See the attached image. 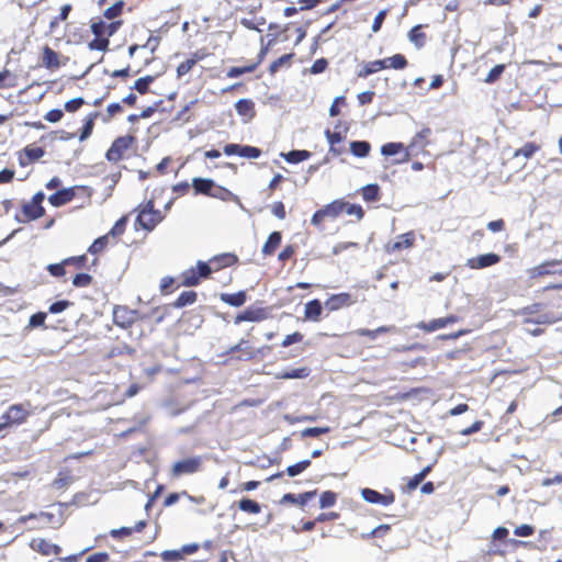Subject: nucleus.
<instances>
[{
	"instance_id": "f257e3e1",
	"label": "nucleus",
	"mask_w": 562,
	"mask_h": 562,
	"mask_svg": "<svg viewBox=\"0 0 562 562\" xmlns=\"http://www.w3.org/2000/svg\"><path fill=\"white\" fill-rule=\"evenodd\" d=\"M162 215L159 211L154 210V202L149 200L140 210L137 222L139 225L147 231L154 229V227L160 223Z\"/></svg>"
},
{
	"instance_id": "f03ea898",
	"label": "nucleus",
	"mask_w": 562,
	"mask_h": 562,
	"mask_svg": "<svg viewBox=\"0 0 562 562\" xmlns=\"http://www.w3.org/2000/svg\"><path fill=\"white\" fill-rule=\"evenodd\" d=\"M202 462V457H191L180 460L172 465V475L179 477L181 475L196 473L200 471Z\"/></svg>"
},
{
	"instance_id": "7ed1b4c3",
	"label": "nucleus",
	"mask_w": 562,
	"mask_h": 562,
	"mask_svg": "<svg viewBox=\"0 0 562 562\" xmlns=\"http://www.w3.org/2000/svg\"><path fill=\"white\" fill-rule=\"evenodd\" d=\"M211 268L206 262L199 261L196 269L191 268L183 272L182 284L186 286H195L199 284L201 278H206L211 273Z\"/></svg>"
},
{
	"instance_id": "20e7f679",
	"label": "nucleus",
	"mask_w": 562,
	"mask_h": 562,
	"mask_svg": "<svg viewBox=\"0 0 562 562\" xmlns=\"http://www.w3.org/2000/svg\"><path fill=\"white\" fill-rule=\"evenodd\" d=\"M431 135L429 127H424L413 138L409 145L405 148L404 155L401 159H397V164L408 161L415 148L423 149L427 145V138Z\"/></svg>"
},
{
	"instance_id": "39448f33",
	"label": "nucleus",
	"mask_w": 562,
	"mask_h": 562,
	"mask_svg": "<svg viewBox=\"0 0 562 562\" xmlns=\"http://www.w3.org/2000/svg\"><path fill=\"white\" fill-rule=\"evenodd\" d=\"M29 416V409L23 404L11 405L8 412L2 416L4 423L0 425V428L8 424H21L26 420Z\"/></svg>"
},
{
	"instance_id": "423d86ee",
	"label": "nucleus",
	"mask_w": 562,
	"mask_h": 562,
	"mask_svg": "<svg viewBox=\"0 0 562 562\" xmlns=\"http://www.w3.org/2000/svg\"><path fill=\"white\" fill-rule=\"evenodd\" d=\"M133 143L132 136H123L116 138L112 146L106 151V159L109 161H117L122 158L123 153L131 146Z\"/></svg>"
},
{
	"instance_id": "0eeeda50",
	"label": "nucleus",
	"mask_w": 562,
	"mask_h": 562,
	"mask_svg": "<svg viewBox=\"0 0 562 562\" xmlns=\"http://www.w3.org/2000/svg\"><path fill=\"white\" fill-rule=\"evenodd\" d=\"M362 498L371 504H380L383 506H389L394 503V494L392 492L387 494H381L371 488H362L361 490Z\"/></svg>"
},
{
	"instance_id": "6e6552de",
	"label": "nucleus",
	"mask_w": 562,
	"mask_h": 562,
	"mask_svg": "<svg viewBox=\"0 0 562 562\" xmlns=\"http://www.w3.org/2000/svg\"><path fill=\"white\" fill-rule=\"evenodd\" d=\"M113 321L115 325L127 328L136 321V312L124 306H117L113 310Z\"/></svg>"
},
{
	"instance_id": "1a4fd4ad",
	"label": "nucleus",
	"mask_w": 562,
	"mask_h": 562,
	"mask_svg": "<svg viewBox=\"0 0 562 562\" xmlns=\"http://www.w3.org/2000/svg\"><path fill=\"white\" fill-rule=\"evenodd\" d=\"M501 257L498 255L490 252L468 259L467 266L471 269H483L497 263Z\"/></svg>"
},
{
	"instance_id": "9d476101",
	"label": "nucleus",
	"mask_w": 562,
	"mask_h": 562,
	"mask_svg": "<svg viewBox=\"0 0 562 562\" xmlns=\"http://www.w3.org/2000/svg\"><path fill=\"white\" fill-rule=\"evenodd\" d=\"M121 25V21L106 23L103 21L95 22L91 25V31L97 37H102L104 35L112 36Z\"/></svg>"
},
{
	"instance_id": "9b49d317",
	"label": "nucleus",
	"mask_w": 562,
	"mask_h": 562,
	"mask_svg": "<svg viewBox=\"0 0 562 562\" xmlns=\"http://www.w3.org/2000/svg\"><path fill=\"white\" fill-rule=\"evenodd\" d=\"M355 301L349 293H339L331 295L326 302L325 306L330 311H337L341 307L349 306Z\"/></svg>"
},
{
	"instance_id": "f8f14e48",
	"label": "nucleus",
	"mask_w": 562,
	"mask_h": 562,
	"mask_svg": "<svg viewBox=\"0 0 562 562\" xmlns=\"http://www.w3.org/2000/svg\"><path fill=\"white\" fill-rule=\"evenodd\" d=\"M236 112L244 119V122H249L255 116V103L249 99H240L235 104Z\"/></svg>"
},
{
	"instance_id": "ddd939ff",
	"label": "nucleus",
	"mask_w": 562,
	"mask_h": 562,
	"mask_svg": "<svg viewBox=\"0 0 562 562\" xmlns=\"http://www.w3.org/2000/svg\"><path fill=\"white\" fill-rule=\"evenodd\" d=\"M45 151L42 147L26 146L23 150V155L19 157V164L24 167L32 161L38 160L44 156Z\"/></svg>"
},
{
	"instance_id": "4468645a",
	"label": "nucleus",
	"mask_w": 562,
	"mask_h": 562,
	"mask_svg": "<svg viewBox=\"0 0 562 562\" xmlns=\"http://www.w3.org/2000/svg\"><path fill=\"white\" fill-rule=\"evenodd\" d=\"M22 212L25 218H16L19 222L25 223L27 221H33L42 217L44 215V207L42 205H37L35 203L30 202L23 205Z\"/></svg>"
},
{
	"instance_id": "2eb2a0df",
	"label": "nucleus",
	"mask_w": 562,
	"mask_h": 562,
	"mask_svg": "<svg viewBox=\"0 0 562 562\" xmlns=\"http://www.w3.org/2000/svg\"><path fill=\"white\" fill-rule=\"evenodd\" d=\"M75 196L74 189H63L49 195L48 201L53 206H61L70 202Z\"/></svg>"
},
{
	"instance_id": "dca6fc26",
	"label": "nucleus",
	"mask_w": 562,
	"mask_h": 562,
	"mask_svg": "<svg viewBox=\"0 0 562 562\" xmlns=\"http://www.w3.org/2000/svg\"><path fill=\"white\" fill-rule=\"evenodd\" d=\"M397 241H394L392 245L387 246V251H398L404 248H411L414 245V233L408 232L398 236Z\"/></svg>"
},
{
	"instance_id": "f3484780",
	"label": "nucleus",
	"mask_w": 562,
	"mask_h": 562,
	"mask_svg": "<svg viewBox=\"0 0 562 562\" xmlns=\"http://www.w3.org/2000/svg\"><path fill=\"white\" fill-rule=\"evenodd\" d=\"M316 495V491L305 492L303 494L294 495L291 493L284 494L282 497V503H292L297 504L300 506H305L307 501L313 498Z\"/></svg>"
},
{
	"instance_id": "a211bd4d",
	"label": "nucleus",
	"mask_w": 562,
	"mask_h": 562,
	"mask_svg": "<svg viewBox=\"0 0 562 562\" xmlns=\"http://www.w3.org/2000/svg\"><path fill=\"white\" fill-rule=\"evenodd\" d=\"M322 304L318 300L310 301L305 304V318L310 321L317 322L319 319V316L322 314Z\"/></svg>"
},
{
	"instance_id": "6ab92c4d",
	"label": "nucleus",
	"mask_w": 562,
	"mask_h": 562,
	"mask_svg": "<svg viewBox=\"0 0 562 562\" xmlns=\"http://www.w3.org/2000/svg\"><path fill=\"white\" fill-rule=\"evenodd\" d=\"M325 217L336 218L345 210V202L342 200H335L331 203L325 205L323 209Z\"/></svg>"
},
{
	"instance_id": "aec40b11",
	"label": "nucleus",
	"mask_w": 562,
	"mask_h": 562,
	"mask_svg": "<svg viewBox=\"0 0 562 562\" xmlns=\"http://www.w3.org/2000/svg\"><path fill=\"white\" fill-rule=\"evenodd\" d=\"M214 186V182L210 179L203 178H194L193 179V189L195 193L209 194L211 196H217L215 193H212L211 190Z\"/></svg>"
},
{
	"instance_id": "412c9836",
	"label": "nucleus",
	"mask_w": 562,
	"mask_h": 562,
	"mask_svg": "<svg viewBox=\"0 0 562 562\" xmlns=\"http://www.w3.org/2000/svg\"><path fill=\"white\" fill-rule=\"evenodd\" d=\"M558 266L557 262H546L540 266H537L529 270V276L531 278H537L546 274L557 273L558 270L553 269Z\"/></svg>"
},
{
	"instance_id": "4be33fe9",
	"label": "nucleus",
	"mask_w": 562,
	"mask_h": 562,
	"mask_svg": "<svg viewBox=\"0 0 562 562\" xmlns=\"http://www.w3.org/2000/svg\"><path fill=\"white\" fill-rule=\"evenodd\" d=\"M43 65L48 69L59 67L58 54L48 46L43 49Z\"/></svg>"
},
{
	"instance_id": "5701e85b",
	"label": "nucleus",
	"mask_w": 562,
	"mask_h": 562,
	"mask_svg": "<svg viewBox=\"0 0 562 562\" xmlns=\"http://www.w3.org/2000/svg\"><path fill=\"white\" fill-rule=\"evenodd\" d=\"M221 301L232 306H241L246 302V293L244 291H239L234 294L223 293L221 294Z\"/></svg>"
},
{
	"instance_id": "b1692460",
	"label": "nucleus",
	"mask_w": 562,
	"mask_h": 562,
	"mask_svg": "<svg viewBox=\"0 0 562 562\" xmlns=\"http://www.w3.org/2000/svg\"><path fill=\"white\" fill-rule=\"evenodd\" d=\"M422 25H416L408 33L409 42H412L417 48L423 47L426 42V34L422 32Z\"/></svg>"
},
{
	"instance_id": "393cba45",
	"label": "nucleus",
	"mask_w": 562,
	"mask_h": 562,
	"mask_svg": "<svg viewBox=\"0 0 562 562\" xmlns=\"http://www.w3.org/2000/svg\"><path fill=\"white\" fill-rule=\"evenodd\" d=\"M281 234L279 232H273L269 235L268 240L262 247V252L265 255H271L274 252L277 247L280 245Z\"/></svg>"
},
{
	"instance_id": "a878e982",
	"label": "nucleus",
	"mask_w": 562,
	"mask_h": 562,
	"mask_svg": "<svg viewBox=\"0 0 562 562\" xmlns=\"http://www.w3.org/2000/svg\"><path fill=\"white\" fill-rule=\"evenodd\" d=\"M281 156L290 164H297L308 159L311 153L307 150H291L288 154H281Z\"/></svg>"
},
{
	"instance_id": "bb28decb",
	"label": "nucleus",
	"mask_w": 562,
	"mask_h": 562,
	"mask_svg": "<svg viewBox=\"0 0 562 562\" xmlns=\"http://www.w3.org/2000/svg\"><path fill=\"white\" fill-rule=\"evenodd\" d=\"M370 148V144L366 140H355L350 143V151L357 157H366Z\"/></svg>"
},
{
	"instance_id": "cd10ccee",
	"label": "nucleus",
	"mask_w": 562,
	"mask_h": 562,
	"mask_svg": "<svg viewBox=\"0 0 562 562\" xmlns=\"http://www.w3.org/2000/svg\"><path fill=\"white\" fill-rule=\"evenodd\" d=\"M381 69H385V61L383 59L380 60H373L368 64H366L364 68L359 71V77H368L371 74H374Z\"/></svg>"
},
{
	"instance_id": "c85d7f7f",
	"label": "nucleus",
	"mask_w": 562,
	"mask_h": 562,
	"mask_svg": "<svg viewBox=\"0 0 562 562\" xmlns=\"http://www.w3.org/2000/svg\"><path fill=\"white\" fill-rule=\"evenodd\" d=\"M238 507L240 510L249 514H259L261 512V506L250 498L240 499Z\"/></svg>"
},
{
	"instance_id": "c756f323",
	"label": "nucleus",
	"mask_w": 562,
	"mask_h": 562,
	"mask_svg": "<svg viewBox=\"0 0 562 562\" xmlns=\"http://www.w3.org/2000/svg\"><path fill=\"white\" fill-rule=\"evenodd\" d=\"M383 60L385 61V68L403 69L407 64L406 58L401 54L384 58Z\"/></svg>"
},
{
	"instance_id": "7c9ffc66",
	"label": "nucleus",
	"mask_w": 562,
	"mask_h": 562,
	"mask_svg": "<svg viewBox=\"0 0 562 562\" xmlns=\"http://www.w3.org/2000/svg\"><path fill=\"white\" fill-rule=\"evenodd\" d=\"M559 319V317H555L554 315L543 313V314H537L535 317H528L525 319L527 324H553Z\"/></svg>"
},
{
	"instance_id": "2f4dec72",
	"label": "nucleus",
	"mask_w": 562,
	"mask_h": 562,
	"mask_svg": "<svg viewBox=\"0 0 562 562\" xmlns=\"http://www.w3.org/2000/svg\"><path fill=\"white\" fill-rule=\"evenodd\" d=\"M405 148L402 143H387L381 147V154L384 156L404 155Z\"/></svg>"
},
{
	"instance_id": "473e14b6",
	"label": "nucleus",
	"mask_w": 562,
	"mask_h": 562,
	"mask_svg": "<svg viewBox=\"0 0 562 562\" xmlns=\"http://www.w3.org/2000/svg\"><path fill=\"white\" fill-rule=\"evenodd\" d=\"M196 301V293L194 291H186L182 292L177 299L175 306L176 307H184L187 305L193 304Z\"/></svg>"
},
{
	"instance_id": "72a5a7b5",
	"label": "nucleus",
	"mask_w": 562,
	"mask_h": 562,
	"mask_svg": "<svg viewBox=\"0 0 562 562\" xmlns=\"http://www.w3.org/2000/svg\"><path fill=\"white\" fill-rule=\"evenodd\" d=\"M308 375L306 368H297L279 373L277 376L280 379H304Z\"/></svg>"
},
{
	"instance_id": "f704fd0d",
	"label": "nucleus",
	"mask_w": 562,
	"mask_h": 562,
	"mask_svg": "<svg viewBox=\"0 0 562 562\" xmlns=\"http://www.w3.org/2000/svg\"><path fill=\"white\" fill-rule=\"evenodd\" d=\"M537 150H539L538 145L533 143H527L521 148L517 149L513 156L515 158L522 156L524 158L529 159Z\"/></svg>"
},
{
	"instance_id": "c9c22d12",
	"label": "nucleus",
	"mask_w": 562,
	"mask_h": 562,
	"mask_svg": "<svg viewBox=\"0 0 562 562\" xmlns=\"http://www.w3.org/2000/svg\"><path fill=\"white\" fill-rule=\"evenodd\" d=\"M362 198L366 201L374 202L379 200V187L378 184H367L362 188Z\"/></svg>"
},
{
	"instance_id": "e433bc0d",
	"label": "nucleus",
	"mask_w": 562,
	"mask_h": 562,
	"mask_svg": "<svg viewBox=\"0 0 562 562\" xmlns=\"http://www.w3.org/2000/svg\"><path fill=\"white\" fill-rule=\"evenodd\" d=\"M311 465L310 460H302L293 465L286 468V474L291 477L299 475Z\"/></svg>"
},
{
	"instance_id": "4c0bfd02",
	"label": "nucleus",
	"mask_w": 562,
	"mask_h": 562,
	"mask_svg": "<svg viewBox=\"0 0 562 562\" xmlns=\"http://www.w3.org/2000/svg\"><path fill=\"white\" fill-rule=\"evenodd\" d=\"M417 327L423 329V330H425V331H435L437 329L446 327V325H445L443 318H437V319H432V321H430L428 323L420 322L417 325Z\"/></svg>"
},
{
	"instance_id": "58836bf2",
	"label": "nucleus",
	"mask_w": 562,
	"mask_h": 562,
	"mask_svg": "<svg viewBox=\"0 0 562 562\" xmlns=\"http://www.w3.org/2000/svg\"><path fill=\"white\" fill-rule=\"evenodd\" d=\"M337 495L331 491L324 492L319 497L321 508H327L335 505Z\"/></svg>"
},
{
	"instance_id": "ea45409f",
	"label": "nucleus",
	"mask_w": 562,
	"mask_h": 562,
	"mask_svg": "<svg viewBox=\"0 0 562 562\" xmlns=\"http://www.w3.org/2000/svg\"><path fill=\"white\" fill-rule=\"evenodd\" d=\"M390 329H391V327L381 326V327H379V328H376L374 330L361 328V329H357L355 333L358 336H368L371 339H375L379 334L387 333V331H390Z\"/></svg>"
},
{
	"instance_id": "a19ab883",
	"label": "nucleus",
	"mask_w": 562,
	"mask_h": 562,
	"mask_svg": "<svg viewBox=\"0 0 562 562\" xmlns=\"http://www.w3.org/2000/svg\"><path fill=\"white\" fill-rule=\"evenodd\" d=\"M504 70H505V65H503V64L494 66L487 74L486 78L484 79V82H486V83L495 82L501 77V75L504 72Z\"/></svg>"
},
{
	"instance_id": "79ce46f5",
	"label": "nucleus",
	"mask_w": 562,
	"mask_h": 562,
	"mask_svg": "<svg viewBox=\"0 0 562 562\" xmlns=\"http://www.w3.org/2000/svg\"><path fill=\"white\" fill-rule=\"evenodd\" d=\"M260 321V316L258 312L255 311H246L243 314H239L235 318V324H239L241 322H258Z\"/></svg>"
},
{
	"instance_id": "37998d69",
	"label": "nucleus",
	"mask_w": 562,
	"mask_h": 562,
	"mask_svg": "<svg viewBox=\"0 0 562 562\" xmlns=\"http://www.w3.org/2000/svg\"><path fill=\"white\" fill-rule=\"evenodd\" d=\"M261 155V150L257 147L241 145L240 157L256 159Z\"/></svg>"
},
{
	"instance_id": "c03bdc74",
	"label": "nucleus",
	"mask_w": 562,
	"mask_h": 562,
	"mask_svg": "<svg viewBox=\"0 0 562 562\" xmlns=\"http://www.w3.org/2000/svg\"><path fill=\"white\" fill-rule=\"evenodd\" d=\"M237 261V257L232 254H224L218 257H214L212 262H218L220 267H227Z\"/></svg>"
},
{
	"instance_id": "a18cd8bd",
	"label": "nucleus",
	"mask_w": 562,
	"mask_h": 562,
	"mask_svg": "<svg viewBox=\"0 0 562 562\" xmlns=\"http://www.w3.org/2000/svg\"><path fill=\"white\" fill-rule=\"evenodd\" d=\"M328 431H329L328 427H311V428H305L304 430H302L301 436L303 438L318 437L321 435L327 434Z\"/></svg>"
},
{
	"instance_id": "49530a36",
	"label": "nucleus",
	"mask_w": 562,
	"mask_h": 562,
	"mask_svg": "<svg viewBox=\"0 0 562 562\" xmlns=\"http://www.w3.org/2000/svg\"><path fill=\"white\" fill-rule=\"evenodd\" d=\"M92 281V277L88 273H78L72 280V284L77 288L88 286Z\"/></svg>"
},
{
	"instance_id": "de8ad7c7",
	"label": "nucleus",
	"mask_w": 562,
	"mask_h": 562,
	"mask_svg": "<svg viewBox=\"0 0 562 562\" xmlns=\"http://www.w3.org/2000/svg\"><path fill=\"white\" fill-rule=\"evenodd\" d=\"M256 68V65L247 66V67H233L227 71L228 78H237L246 72H251Z\"/></svg>"
},
{
	"instance_id": "09e8293b",
	"label": "nucleus",
	"mask_w": 562,
	"mask_h": 562,
	"mask_svg": "<svg viewBox=\"0 0 562 562\" xmlns=\"http://www.w3.org/2000/svg\"><path fill=\"white\" fill-rule=\"evenodd\" d=\"M153 81L151 76H146L139 78L134 83V89H136L139 93H145L148 90L150 82Z\"/></svg>"
},
{
	"instance_id": "8fccbe9b",
	"label": "nucleus",
	"mask_w": 562,
	"mask_h": 562,
	"mask_svg": "<svg viewBox=\"0 0 562 562\" xmlns=\"http://www.w3.org/2000/svg\"><path fill=\"white\" fill-rule=\"evenodd\" d=\"M123 5L122 1L114 3L104 11V16L109 20L116 18L122 12Z\"/></svg>"
},
{
	"instance_id": "3c124183",
	"label": "nucleus",
	"mask_w": 562,
	"mask_h": 562,
	"mask_svg": "<svg viewBox=\"0 0 562 562\" xmlns=\"http://www.w3.org/2000/svg\"><path fill=\"white\" fill-rule=\"evenodd\" d=\"M348 215H355L358 220H361L363 217V210L360 205L357 204H350L348 202H345V210Z\"/></svg>"
},
{
	"instance_id": "603ef678",
	"label": "nucleus",
	"mask_w": 562,
	"mask_h": 562,
	"mask_svg": "<svg viewBox=\"0 0 562 562\" xmlns=\"http://www.w3.org/2000/svg\"><path fill=\"white\" fill-rule=\"evenodd\" d=\"M160 557L162 560L168 562H176L183 558L180 550H166L160 554Z\"/></svg>"
},
{
	"instance_id": "864d4df0",
	"label": "nucleus",
	"mask_w": 562,
	"mask_h": 562,
	"mask_svg": "<svg viewBox=\"0 0 562 562\" xmlns=\"http://www.w3.org/2000/svg\"><path fill=\"white\" fill-rule=\"evenodd\" d=\"M106 243H108V236H102V237L97 238L92 243V245L89 247V252H91V254L100 252L106 246Z\"/></svg>"
},
{
	"instance_id": "5fc2aeb1",
	"label": "nucleus",
	"mask_w": 562,
	"mask_h": 562,
	"mask_svg": "<svg viewBox=\"0 0 562 562\" xmlns=\"http://www.w3.org/2000/svg\"><path fill=\"white\" fill-rule=\"evenodd\" d=\"M293 57V54H285V55H282L281 57H279L277 60H274L271 66H270V71L272 74L277 72L280 67L286 63H289L291 60V58Z\"/></svg>"
},
{
	"instance_id": "6e6d98bb",
	"label": "nucleus",
	"mask_w": 562,
	"mask_h": 562,
	"mask_svg": "<svg viewBox=\"0 0 562 562\" xmlns=\"http://www.w3.org/2000/svg\"><path fill=\"white\" fill-rule=\"evenodd\" d=\"M194 65H195L194 59H187V60L182 61L177 68L178 76L181 77V76L187 75L192 69V67Z\"/></svg>"
},
{
	"instance_id": "4d7b16f0",
	"label": "nucleus",
	"mask_w": 562,
	"mask_h": 562,
	"mask_svg": "<svg viewBox=\"0 0 562 562\" xmlns=\"http://www.w3.org/2000/svg\"><path fill=\"white\" fill-rule=\"evenodd\" d=\"M109 46V40L108 38H100L97 37L92 42L89 43L90 49H97V50H105Z\"/></svg>"
},
{
	"instance_id": "13d9d810",
	"label": "nucleus",
	"mask_w": 562,
	"mask_h": 562,
	"mask_svg": "<svg viewBox=\"0 0 562 562\" xmlns=\"http://www.w3.org/2000/svg\"><path fill=\"white\" fill-rule=\"evenodd\" d=\"M302 339L303 335L301 333L295 331L293 334L286 335L281 345L282 347H289L292 344L300 342Z\"/></svg>"
},
{
	"instance_id": "bf43d9fd",
	"label": "nucleus",
	"mask_w": 562,
	"mask_h": 562,
	"mask_svg": "<svg viewBox=\"0 0 562 562\" xmlns=\"http://www.w3.org/2000/svg\"><path fill=\"white\" fill-rule=\"evenodd\" d=\"M66 263H64V261L61 263H52V265H48L47 270L54 277H63L66 273L65 267H64Z\"/></svg>"
},
{
	"instance_id": "052dcab7",
	"label": "nucleus",
	"mask_w": 562,
	"mask_h": 562,
	"mask_svg": "<svg viewBox=\"0 0 562 562\" xmlns=\"http://www.w3.org/2000/svg\"><path fill=\"white\" fill-rule=\"evenodd\" d=\"M85 103L82 98H75L65 103V110L67 112H75L77 111L82 104Z\"/></svg>"
},
{
	"instance_id": "680f3d73",
	"label": "nucleus",
	"mask_w": 562,
	"mask_h": 562,
	"mask_svg": "<svg viewBox=\"0 0 562 562\" xmlns=\"http://www.w3.org/2000/svg\"><path fill=\"white\" fill-rule=\"evenodd\" d=\"M533 527L530 526V525H520L518 527L515 528L514 530V533L517 536V537H529L533 533Z\"/></svg>"
},
{
	"instance_id": "e2e57ef3",
	"label": "nucleus",
	"mask_w": 562,
	"mask_h": 562,
	"mask_svg": "<svg viewBox=\"0 0 562 562\" xmlns=\"http://www.w3.org/2000/svg\"><path fill=\"white\" fill-rule=\"evenodd\" d=\"M71 303L69 301H66V300H63V301H58V302H55L53 303L50 306H49V312L52 314H58V313H61L63 311H65Z\"/></svg>"
},
{
	"instance_id": "0e129e2a",
	"label": "nucleus",
	"mask_w": 562,
	"mask_h": 562,
	"mask_svg": "<svg viewBox=\"0 0 562 562\" xmlns=\"http://www.w3.org/2000/svg\"><path fill=\"white\" fill-rule=\"evenodd\" d=\"M63 111L59 110V109H54V110H50L46 113L45 115V120L50 122V123H56V122H59L63 117Z\"/></svg>"
},
{
	"instance_id": "69168bd1",
	"label": "nucleus",
	"mask_w": 562,
	"mask_h": 562,
	"mask_svg": "<svg viewBox=\"0 0 562 562\" xmlns=\"http://www.w3.org/2000/svg\"><path fill=\"white\" fill-rule=\"evenodd\" d=\"M385 16H386V10H381L374 18V21H373V24H372V31L374 33H376L378 31H380L381 26H382V23L383 21L385 20Z\"/></svg>"
},
{
	"instance_id": "338daca9",
	"label": "nucleus",
	"mask_w": 562,
	"mask_h": 562,
	"mask_svg": "<svg viewBox=\"0 0 562 562\" xmlns=\"http://www.w3.org/2000/svg\"><path fill=\"white\" fill-rule=\"evenodd\" d=\"M45 318L46 313L40 312L31 316L29 324L31 327H37L44 324Z\"/></svg>"
},
{
	"instance_id": "774afa93",
	"label": "nucleus",
	"mask_w": 562,
	"mask_h": 562,
	"mask_svg": "<svg viewBox=\"0 0 562 562\" xmlns=\"http://www.w3.org/2000/svg\"><path fill=\"white\" fill-rule=\"evenodd\" d=\"M109 559V554L105 552L93 553L88 557L87 562H106Z\"/></svg>"
}]
</instances>
